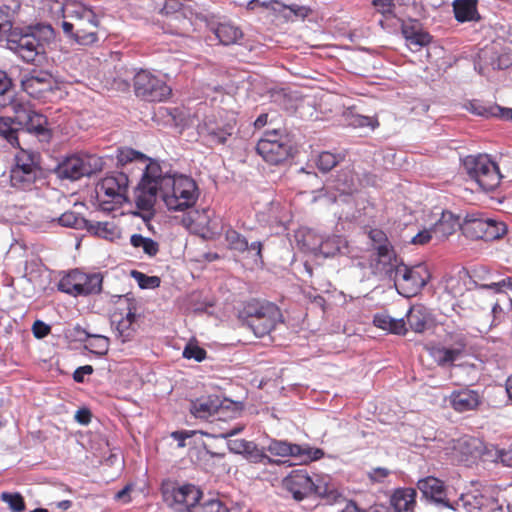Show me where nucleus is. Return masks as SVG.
<instances>
[{
  "label": "nucleus",
  "mask_w": 512,
  "mask_h": 512,
  "mask_svg": "<svg viewBox=\"0 0 512 512\" xmlns=\"http://www.w3.org/2000/svg\"><path fill=\"white\" fill-rule=\"evenodd\" d=\"M159 177L160 197L169 211H184L192 208L199 197L196 182L189 176L178 174L171 167L161 164Z\"/></svg>",
  "instance_id": "1"
},
{
  "label": "nucleus",
  "mask_w": 512,
  "mask_h": 512,
  "mask_svg": "<svg viewBox=\"0 0 512 512\" xmlns=\"http://www.w3.org/2000/svg\"><path fill=\"white\" fill-rule=\"evenodd\" d=\"M55 38V31L50 24L38 23L24 28H14L7 36V48L25 62H33L45 53L46 45Z\"/></svg>",
  "instance_id": "2"
},
{
  "label": "nucleus",
  "mask_w": 512,
  "mask_h": 512,
  "mask_svg": "<svg viewBox=\"0 0 512 512\" xmlns=\"http://www.w3.org/2000/svg\"><path fill=\"white\" fill-rule=\"evenodd\" d=\"M239 319L256 337L261 338L282 322V314L278 306L272 302L251 300L239 312Z\"/></svg>",
  "instance_id": "3"
},
{
  "label": "nucleus",
  "mask_w": 512,
  "mask_h": 512,
  "mask_svg": "<svg viewBox=\"0 0 512 512\" xmlns=\"http://www.w3.org/2000/svg\"><path fill=\"white\" fill-rule=\"evenodd\" d=\"M43 182L40 154L31 149L20 148L14 156L10 169V184L21 191H32Z\"/></svg>",
  "instance_id": "4"
},
{
  "label": "nucleus",
  "mask_w": 512,
  "mask_h": 512,
  "mask_svg": "<svg viewBox=\"0 0 512 512\" xmlns=\"http://www.w3.org/2000/svg\"><path fill=\"white\" fill-rule=\"evenodd\" d=\"M383 267L379 273L374 274L381 279L394 282L398 293L404 297L416 295L427 282L426 272L420 267H409L398 256Z\"/></svg>",
  "instance_id": "5"
},
{
  "label": "nucleus",
  "mask_w": 512,
  "mask_h": 512,
  "mask_svg": "<svg viewBox=\"0 0 512 512\" xmlns=\"http://www.w3.org/2000/svg\"><path fill=\"white\" fill-rule=\"evenodd\" d=\"M104 164L103 158L95 154H74L57 165L55 174L62 180L76 181L82 177H89L100 172Z\"/></svg>",
  "instance_id": "6"
},
{
  "label": "nucleus",
  "mask_w": 512,
  "mask_h": 512,
  "mask_svg": "<svg viewBox=\"0 0 512 512\" xmlns=\"http://www.w3.org/2000/svg\"><path fill=\"white\" fill-rule=\"evenodd\" d=\"M467 174L483 191H492L501 181L499 167L487 155H469L463 160Z\"/></svg>",
  "instance_id": "7"
},
{
  "label": "nucleus",
  "mask_w": 512,
  "mask_h": 512,
  "mask_svg": "<svg viewBox=\"0 0 512 512\" xmlns=\"http://www.w3.org/2000/svg\"><path fill=\"white\" fill-rule=\"evenodd\" d=\"M135 95L147 102L166 101L171 93V87L160 76L148 71L139 70L133 78Z\"/></svg>",
  "instance_id": "8"
},
{
  "label": "nucleus",
  "mask_w": 512,
  "mask_h": 512,
  "mask_svg": "<svg viewBox=\"0 0 512 512\" xmlns=\"http://www.w3.org/2000/svg\"><path fill=\"white\" fill-rule=\"evenodd\" d=\"M12 112L16 115L17 125L24 130L23 133H29L37 136L40 141L48 142L51 138L48 129V121L46 116L37 112L29 101L19 99L11 107Z\"/></svg>",
  "instance_id": "9"
},
{
  "label": "nucleus",
  "mask_w": 512,
  "mask_h": 512,
  "mask_svg": "<svg viewBox=\"0 0 512 512\" xmlns=\"http://www.w3.org/2000/svg\"><path fill=\"white\" fill-rule=\"evenodd\" d=\"M462 231L472 239L493 241L507 232V226L501 221L484 217L480 213H467L462 222Z\"/></svg>",
  "instance_id": "10"
},
{
  "label": "nucleus",
  "mask_w": 512,
  "mask_h": 512,
  "mask_svg": "<svg viewBox=\"0 0 512 512\" xmlns=\"http://www.w3.org/2000/svg\"><path fill=\"white\" fill-rule=\"evenodd\" d=\"M161 173L160 163L150 161L145 165V170L135 195V204L138 209L143 211L153 209L157 196H160L159 177L162 175Z\"/></svg>",
  "instance_id": "11"
},
{
  "label": "nucleus",
  "mask_w": 512,
  "mask_h": 512,
  "mask_svg": "<svg viewBox=\"0 0 512 512\" xmlns=\"http://www.w3.org/2000/svg\"><path fill=\"white\" fill-rule=\"evenodd\" d=\"M265 449L273 456L291 457L301 464L319 460L324 456V451L320 448L311 447L308 444L291 443L287 440L269 439Z\"/></svg>",
  "instance_id": "12"
},
{
  "label": "nucleus",
  "mask_w": 512,
  "mask_h": 512,
  "mask_svg": "<svg viewBox=\"0 0 512 512\" xmlns=\"http://www.w3.org/2000/svg\"><path fill=\"white\" fill-rule=\"evenodd\" d=\"M202 497L201 489L193 484H183L163 490L164 501L174 512H195Z\"/></svg>",
  "instance_id": "13"
},
{
  "label": "nucleus",
  "mask_w": 512,
  "mask_h": 512,
  "mask_svg": "<svg viewBox=\"0 0 512 512\" xmlns=\"http://www.w3.org/2000/svg\"><path fill=\"white\" fill-rule=\"evenodd\" d=\"M257 153L268 163L277 165L290 156L291 146L279 130L266 131L256 145Z\"/></svg>",
  "instance_id": "14"
},
{
  "label": "nucleus",
  "mask_w": 512,
  "mask_h": 512,
  "mask_svg": "<svg viewBox=\"0 0 512 512\" xmlns=\"http://www.w3.org/2000/svg\"><path fill=\"white\" fill-rule=\"evenodd\" d=\"M298 242L302 248L314 255H322L325 258L333 257L346 248V241L338 235L329 236L325 239L317 236L312 230L301 232L297 235Z\"/></svg>",
  "instance_id": "15"
},
{
  "label": "nucleus",
  "mask_w": 512,
  "mask_h": 512,
  "mask_svg": "<svg viewBox=\"0 0 512 512\" xmlns=\"http://www.w3.org/2000/svg\"><path fill=\"white\" fill-rule=\"evenodd\" d=\"M231 407L233 414L240 412V403L228 399L222 400L218 395H208L191 401L189 410L195 418L208 420L216 415L221 418Z\"/></svg>",
  "instance_id": "16"
},
{
  "label": "nucleus",
  "mask_w": 512,
  "mask_h": 512,
  "mask_svg": "<svg viewBox=\"0 0 512 512\" xmlns=\"http://www.w3.org/2000/svg\"><path fill=\"white\" fill-rule=\"evenodd\" d=\"M368 236L373 249L376 251L375 256L370 259V269L374 275L379 273L383 267H388L387 264L395 259L397 255L384 231L377 228L371 229Z\"/></svg>",
  "instance_id": "17"
},
{
  "label": "nucleus",
  "mask_w": 512,
  "mask_h": 512,
  "mask_svg": "<svg viewBox=\"0 0 512 512\" xmlns=\"http://www.w3.org/2000/svg\"><path fill=\"white\" fill-rule=\"evenodd\" d=\"M129 178L124 171L116 172L104 177L96 186L98 196L104 195L115 204L127 201Z\"/></svg>",
  "instance_id": "18"
},
{
  "label": "nucleus",
  "mask_w": 512,
  "mask_h": 512,
  "mask_svg": "<svg viewBox=\"0 0 512 512\" xmlns=\"http://www.w3.org/2000/svg\"><path fill=\"white\" fill-rule=\"evenodd\" d=\"M21 86L31 97L44 99L46 94L52 92L56 87V82L50 72L33 69L23 76Z\"/></svg>",
  "instance_id": "19"
},
{
  "label": "nucleus",
  "mask_w": 512,
  "mask_h": 512,
  "mask_svg": "<svg viewBox=\"0 0 512 512\" xmlns=\"http://www.w3.org/2000/svg\"><path fill=\"white\" fill-rule=\"evenodd\" d=\"M283 489L296 501H302L313 494V479L306 469L292 470L283 480Z\"/></svg>",
  "instance_id": "20"
},
{
  "label": "nucleus",
  "mask_w": 512,
  "mask_h": 512,
  "mask_svg": "<svg viewBox=\"0 0 512 512\" xmlns=\"http://www.w3.org/2000/svg\"><path fill=\"white\" fill-rule=\"evenodd\" d=\"M497 507V500L478 491L463 493L452 503V510L464 509L466 512H493Z\"/></svg>",
  "instance_id": "21"
},
{
  "label": "nucleus",
  "mask_w": 512,
  "mask_h": 512,
  "mask_svg": "<svg viewBox=\"0 0 512 512\" xmlns=\"http://www.w3.org/2000/svg\"><path fill=\"white\" fill-rule=\"evenodd\" d=\"M417 488L421 491L423 497L436 506L451 509L453 502L449 500L447 487L442 480L428 476L418 480Z\"/></svg>",
  "instance_id": "22"
},
{
  "label": "nucleus",
  "mask_w": 512,
  "mask_h": 512,
  "mask_svg": "<svg viewBox=\"0 0 512 512\" xmlns=\"http://www.w3.org/2000/svg\"><path fill=\"white\" fill-rule=\"evenodd\" d=\"M234 126L230 123L218 121L215 117H206L198 125V133L202 137H207L213 144H224L228 137L233 134Z\"/></svg>",
  "instance_id": "23"
},
{
  "label": "nucleus",
  "mask_w": 512,
  "mask_h": 512,
  "mask_svg": "<svg viewBox=\"0 0 512 512\" xmlns=\"http://www.w3.org/2000/svg\"><path fill=\"white\" fill-rule=\"evenodd\" d=\"M225 239L229 245L230 249L236 250L240 253L249 252L254 253V261L256 263L263 262L262 257V242L254 241L252 243H248V240L239 232L234 229H228L225 233Z\"/></svg>",
  "instance_id": "24"
},
{
  "label": "nucleus",
  "mask_w": 512,
  "mask_h": 512,
  "mask_svg": "<svg viewBox=\"0 0 512 512\" xmlns=\"http://www.w3.org/2000/svg\"><path fill=\"white\" fill-rule=\"evenodd\" d=\"M64 17L70 18L76 25L87 23L93 28H97L99 20L92 8L80 2H69L64 8Z\"/></svg>",
  "instance_id": "25"
},
{
  "label": "nucleus",
  "mask_w": 512,
  "mask_h": 512,
  "mask_svg": "<svg viewBox=\"0 0 512 512\" xmlns=\"http://www.w3.org/2000/svg\"><path fill=\"white\" fill-rule=\"evenodd\" d=\"M481 403L479 393L471 389L453 391L449 396V404L459 413L476 409Z\"/></svg>",
  "instance_id": "26"
},
{
  "label": "nucleus",
  "mask_w": 512,
  "mask_h": 512,
  "mask_svg": "<svg viewBox=\"0 0 512 512\" xmlns=\"http://www.w3.org/2000/svg\"><path fill=\"white\" fill-rule=\"evenodd\" d=\"M136 317V308L131 305L128 306L126 314H121L119 319L116 313L113 315L112 323L115 324L116 331L122 342L129 341L132 338L135 332L134 324Z\"/></svg>",
  "instance_id": "27"
},
{
  "label": "nucleus",
  "mask_w": 512,
  "mask_h": 512,
  "mask_svg": "<svg viewBox=\"0 0 512 512\" xmlns=\"http://www.w3.org/2000/svg\"><path fill=\"white\" fill-rule=\"evenodd\" d=\"M477 0H454L453 12L455 19L460 23L479 21Z\"/></svg>",
  "instance_id": "28"
},
{
  "label": "nucleus",
  "mask_w": 512,
  "mask_h": 512,
  "mask_svg": "<svg viewBox=\"0 0 512 512\" xmlns=\"http://www.w3.org/2000/svg\"><path fill=\"white\" fill-rule=\"evenodd\" d=\"M464 347V343L452 348L436 345L429 349V354L439 366H445L456 361L462 354Z\"/></svg>",
  "instance_id": "29"
},
{
  "label": "nucleus",
  "mask_w": 512,
  "mask_h": 512,
  "mask_svg": "<svg viewBox=\"0 0 512 512\" xmlns=\"http://www.w3.org/2000/svg\"><path fill=\"white\" fill-rule=\"evenodd\" d=\"M17 121L16 117H0V137L9 143L11 146L18 148H22L20 146L19 136L20 133H23L24 130L16 127Z\"/></svg>",
  "instance_id": "30"
},
{
  "label": "nucleus",
  "mask_w": 512,
  "mask_h": 512,
  "mask_svg": "<svg viewBox=\"0 0 512 512\" xmlns=\"http://www.w3.org/2000/svg\"><path fill=\"white\" fill-rule=\"evenodd\" d=\"M459 227L462 229L460 218L450 211H443L441 218L433 227V233L439 238H446L453 234Z\"/></svg>",
  "instance_id": "31"
},
{
  "label": "nucleus",
  "mask_w": 512,
  "mask_h": 512,
  "mask_svg": "<svg viewBox=\"0 0 512 512\" xmlns=\"http://www.w3.org/2000/svg\"><path fill=\"white\" fill-rule=\"evenodd\" d=\"M416 490L414 488L396 489L391 497V504L395 512H408L416 504Z\"/></svg>",
  "instance_id": "32"
},
{
  "label": "nucleus",
  "mask_w": 512,
  "mask_h": 512,
  "mask_svg": "<svg viewBox=\"0 0 512 512\" xmlns=\"http://www.w3.org/2000/svg\"><path fill=\"white\" fill-rule=\"evenodd\" d=\"M265 446L259 448L256 443L253 441H249L243 456L251 463L255 464H264V465H279L281 463H287V461H282L279 459H273L268 456L266 453Z\"/></svg>",
  "instance_id": "33"
},
{
  "label": "nucleus",
  "mask_w": 512,
  "mask_h": 512,
  "mask_svg": "<svg viewBox=\"0 0 512 512\" xmlns=\"http://www.w3.org/2000/svg\"><path fill=\"white\" fill-rule=\"evenodd\" d=\"M214 34L219 42L226 46L237 43L243 37L242 30L229 22L218 24Z\"/></svg>",
  "instance_id": "34"
},
{
  "label": "nucleus",
  "mask_w": 512,
  "mask_h": 512,
  "mask_svg": "<svg viewBox=\"0 0 512 512\" xmlns=\"http://www.w3.org/2000/svg\"><path fill=\"white\" fill-rule=\"evenodd\" d=\"M427 319L428 313L422 305L412 306L406 314V321L409 327L416 333H421L425 330Z\"/></svg>",
  "instance_id": "35"
},
{
  "label": "nucleus",
  "mask_w": 512,
  "mask_h": 512,
  "mask_svg": "<svg viewBox=\"0 0 512 512\" xmlns=\"http://www.w3.org/2000/svg\"><path fill=\"white\" fill-rule=\"evenodd\" d=\"M80 282V288L78 296H87L91 294H98L102 290V276L99 273H84L82 272V277Z\"/></svg>",
  "instance_id": "36"
},
{
  "label": "nucleus",
  "mask_w": 512,
  "mask_h": 512,
  "mask_svg": "<svg viewBox=\"0 0 512 512\" xmlns=\"http://www.w3.org/2000/svg\"><path fill=\"white\" fill-rule=\"evenodd\" d=\"M82 277V271L74 269L64 275L58 282V290L77 297L80 288V281Z\"/></svg>",
  "instance_id": "37"
},
{
  "label": "nucleus",
  "mask_w": 512,
  "mask_h": 512,
  "mask_svg": "<svg viewBox=\"0 0 512 512\" xmlns=\"http://www.w3.org/2000/svg\"><path fill=\"white\" fill-rule=\"evenodd\" d=\"M20 98H17L13 90L12 80L0 70V107H12Z\"/></svg>",
  "instance_id": "38"
},
{
  "label": "nucleus",
  "mask_w": 512,
  "mask_h": 512,
  "mask_svg": "<svg viewBox=\"0 0 512 512\" xmlns=\"http://www.w3.org/2000/svg\"><path fill=\"white\" fill-rule=\"evenodd\" d=\"M334 188L341 194H352L357 190V184L351 170H342L334 179Z\"/></svg>",
  "instance_id": "39"
},
{
  "label": "nucleus",
  "mask_w": 512,
  "mask_h": 512,
  "mask_svg": "<svg viewBox=\"0 0 512 512\" xmlns=\"http://www.w3.org/2000/svg\"><path fill=\"white\" fill-rule=\"evenodd\" d=\"M86 229L90 233L108 240H113L118 234L117 227L112 222H94L88 220Z\"/></svg>",
  "instance_id": "40"
},
{
  "label": "nucleus",
  "mask_w": 512,
  "mask_h": 512,
  "mask_svg": "<svg viewBox=\"0 0 512 512\" xmlns=\"http://www.w3.org/2000/svg\"><path fill=\"white\" fill-rule=\"evenodd\" d=\"M454 449L463 456H475L481 451V442L474 437L463 436L456 440Z\"/></svg>",
  "instance_id": "41"
},
{
  "label": "nucleus",
  "mask_w": 512,
  "mask_h": 512,
  "mask_svg": "<svg viewBox=\"0 0 512 512\" xmlns=\"http://www.w3.org/2000/svg\"><path fill=\"white\" fill-rule=\"evenodd\" d=\"M130 244L134 248H141L149 257H154L159 251V244L152 238L144 237L141 234H133L130 237Z\"/></svg>",
  "instance_id": "42"
},
{
  "label": "nucleus",
  "mask_w": 512,
  "mask_h": 512,
  "mask_svg": "<svg viewBox=\"0 0 512 512\" xmlns=\"http://www.w3.org/2000/svg\"><path fill=\"white\" fill-rule=\"evenodd\" d=\"M116 160L117 167L124 168L128 164L134 162H141L142 164H145L146 157L132 148H120L117 150Z\"/></svg>",
  "instance_id": "43"
},
{
  "label": "nucleus",
  "mask_w": 512,
  "mask_h": 512,
  "mask_svg": "<svg viewBox=\"0 0 512 512\" xmlns=\"http://www.w3.org/2000/svg\"><path fill=\"white\" fill-rule=\"evenodd\" d=\"M82 25H76L75 36L73 42L81 46H91L98 42L99 37L97 28L88 25L87 29H82Z\"/></svg>",
  "instance_id": "44"
},
{
  "label": "nucleus",
  "mask_w": 512,
  "mask_h": 512,
  "mask_svg": "<svg viewBox=\"0 0 512 512\" xmlns=\"http://www.w3.org/2000/svg\"><path fill=\"white\" fill-rule=\"evenodd\" d=\"M343 158L344 156L341 154H334L329 151H323L317 156L316 166L321 172L327 173L332 170L338 163H340Z\"/></svg>",
  "instance_id": "45"
},
{
  "label": "nucleus",
  "mask_w": 512,
  "mask_h": 512,
  "mask_svg": "<svg viewBox=\"0 0 512 512\" xmlns=\"http://www.w3.org/2000/svg\"><path fill=\"white\" fill-rule=\"evenodd\" d=\"M59 225L68 228H87L88 220L73 211H67L57 218Z\"/></svg>",
  "instance_id": "46"
},
{
  "label": "nucleus",
  "mask_w": 512,
  "mask_h": 512,
  "mask_svg": "<svg viewBox=\"0 0 512 512\" xmlns=\"http://www.w3.org/2000/svg\"><path fill=\"white\" fill-rule=\"evenodd\" d=\"M313 494L326 498L328 500H332L336 497V490L332 484H330L324 478H316L313 480Z\"/></svg>",
  "instance_id": "47"
},
{
  "label": "nucleus",
  "mask_w": 512,
  "mask_h": 512,
  "mask_svg": "<svg viewBox=\"0 0 512 512\" xmlns=\"http://www.w3.org/2000/svg\"><path fill=\"white\" fill-rule=\"evenodd\" d=\"M92 341L88 345H85L86 349L96 353L99 356H103L108 352L109 339L103 335L93 334L91 337Z\"/></svg>",
  "instance_id": "48"
},
{
  "label": "nucleus",
  "mask_w": 512,
  "mask_h": 512,
  "mask_svg": "<svg viewBox=\"0 0 512 512\" xmlns=\"http://www.w3.org/2000/svg\"><path fill=\"white\" fill-rule=\"evenodd\" d=\"M0 498L13 512H22L26 508L24 498L20 493L3 492Z\"/></svg>",
  "instance_id": "49"
},
{
  "label": "nucleus",
  "mask_w": 512,
  "mask_h": 512,
  "mask_svg": "<svg viewBox=\"0 0 512 512\" xmlns=\"http://www.w3.org/2000/svg\"><path fill=\"white\" fill-rule=\"evenodd\" d=\"M131 276L141 289H154L159 287L160 279L157 276H148L140 271L133 270Z\"/></svg>",
  "instance_id": "50"
},
{
  "label": "nucleus",
  "mask_w": 512,
  "mask_h": 512,
  "mask_svg": "<svg viewBox=\"0 0 512 512\" xmlns=\"http://www.w3.org/2000/svg\"><path fill=\"white\" fill-rule=\"evenodd\" d=\"M183 357L196 362H202L207 356V352L202 347L194 343H188L182 353Z\"/></svg>",
  "instance_id": "51"
},
{
  "label": "nucleus",
  "mask_w": 512,
  "mask_h": 512,
  "mask_svg": "<svg viewBox=\"0 0 512 512\" xmlns=\"http://www.w3.org/2000/svg\"><path fill=\"white\" fill-rule=\"evenodd\" d=\"M349 125L353 126L354 128L369 127L371 130H374L379 125V123L373 117L356 114L350 116Z\"/></svg>",
  "instance_id": "52"
},
{
  "label": "nucleus",
  "mask_w": 512,
  "mask_h": 512,
  "mask_svg": "<svg viewBox=\"0 0 512 512\" xmlns=\"http://www.w3.org/2000/svg\"><path fill=\"white\" fill-rule=\"evenodd\" d=\"M431 41L432 36L428 32L423 31L422 33L416 34L406 45L412 52H417L422 47L427 46Z\"/></svg>",
  "instance_id": "53"
},
{
  "label": "nucleus",
  "mask_w": 512,
  "mask_h": 512,
  "mask_svg": "<svg viewBox=\"0 0 512 512\" xmlns=\"http://www.w3.org/2000/svg\"><path fill=\"white\" fill-rule=\"evenodd\" d=\"M490 65L494 70H505L512 66V54L502 53L490 58Z\"/></svg>",
  "instance_id": "54"
},
{
  "label": "nucleus",
  "mask_w": 512,
  "mask_h": 512,
  "mask_svg": "<svg viewBox=\"0 0 512 512\" xmlns=\"http://www.w3.org/2000/svg\"><path fill=\"white\" fill-rule=\"evenodd\" d=\"M195 512H229V510L220 500L211 499L200 503Z\"/></svg>",
  "instance_id": "55"
},
{
  "label": "nucleus",
  "mask_w": 512,
  "mask_h": 512,
  "mask_svg": "<svg viewBox=\"0 0 512 512\" xmlns=\"http://www.w3.org/2000/svg\"><path fill=\"white\" fill-rule=\"evenodd\" d=\"M423 31L417 20H410L409 22L403 23L401 27V32L406 43L416 36V34L422 33Z\"/></svg>",
  "instance_id": "56"
},
{
  "label": "nucleus",
  "mask_w": 512,
  "mask_h": 512,
  "mask_svg": "<svg viewBox=\"0 0 512 512\" xmlns=\"http://www.w3.org/2000/svg\"><path fill=\"white\" fill-rule=\"evenodd\" d=\"M423 31L417 20H410L409 22L403 23L401 27V32L406 43L416 36V34L422 33Z\"/></svg>",
  "instance_id": "57"
},
{
  "label": "nucleus",
  "mask_w": 512,
  "mask_h": 512,
  "mask_svg": "<svg viewBox=\"0 0 512 512\" xmlns=\"http://www.w3.org/2000/svg\"><path fill=\"white\" fill-rule=\"evenodd\" d=\"M468 110L475 114V115H478V116H484V117H489V116H493L492 114V106L490 107H485L483 106L482 104H480L479 102L477 101H472L469 103V106H468Z\"/></svg>",
  "instance_id": "58"
},
{
  "label": "nucleus",
  "mask_w": 512,
  "mask_h": 512,
  "mask_svg": "<svg viewBox=\"0 0 512 512\" xmlns=\"http://www.w3.org/2000/svg\"><path fill=\"white\" fill-rule=\"evenodd\" d=\"M51 331V327L41 320H36L32 326L33 335L37 339L46 337Z\"/></svg>",
  "instance_id": "59"
},
{
  "label": "nucleus",
  "mask_w": 512,
  "mask_h": 512,
  "mask_svg": "<svg viewBox=\"0 0 512 512\" xmlns=\"http://www.w3.org/2000/svg\"><path fill=\"white\" fill-rule=\"evenodd\" d=\"M249 441L244 439L228 440L227 445L230 452L243 455Z\"/></svg>",
  "instance_id": "60"
},
{
  "label": "nucleus",
  "mask_w": 512,
  "mask_h": 512,
  "mask_svg": "<svg viewBox=\"0 0 512 512\" xmlns=\"http://www.w3.org/2000/svg\"><path fill=\"white\" fill-rule=\"evenodd\" d=\"M497 459L505 466L512 467V443L497 451Z\"/></svg>",
  "instance_id": "61"
},
{
  "label": "nucleus",
  "mask_w": 512,
  "mask_h": 512,
  "mask_svg": "<svg viewBox=\"0 0 512 512\" xmlns=\"http://www.w3.org/2000/svg\"><path fill=\"white\" fill-rule=\"evenodd\" d=\"M94 369L91 365H84L78 367L73 373V379L77 383H83L85 380V375H91Z\"/></svg>",
  "instance_id": "62"
},
{
  "label": "nucleus",
  "mask_w": 512,
  "mask_h": 512,
  "mask_svg": "<svg viewBox=\"0 0 512 512\" xmlns=\"http://www.w3.org/2000/svg\"><path fill=\"white\" fill-rule=\"evenodd\" d=\"M389 332L397 335H404L407 332L406 321L403 318H392Z\"/></svg>",
  "instance_id": "63"
},
{
  "label": "nucleus",
  "mask_w": 512,
  "mask_h": 512,
  "mask_svg": "<svg viewBox=\"0 0 512 512\" xmlns=\"http://www.w3.org/2000/svg\"><path fill=\"white\" fill-rule=\"evenodd\" d=\"M493 117H498L504 120L512 121V108H505L499 105L492 106Z\"/></svg>",
  "instance_id": "64"
}]
</instances>
